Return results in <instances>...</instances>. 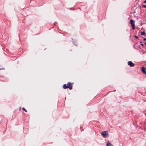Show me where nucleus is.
<instances>
[{
  "mask_svg": "<svg viewBox=\"0 0 146 146\" xmlns=\"http://www.w3.org/2000/svg\"><path fill=\"white\" fill-rule=\"evenodd\" d=\"M108 131H104L102 132V134L104 137L106 138L108 137Z\"/></svg>",
  "mask_w": 146,
  "mask_h": 146,
  "instance_id": "f257e3e1",
  "label": "nucleus"
},
{
  "mask_svg": "<svg viewBox=\"0 0 146 146\" xmlns=\"http://www.w3.org/2000/svg\"><path fill=\"white\" fill-rule=\"evenodd\" d=\"M130 23L132 27V29L134 30L135 29V25L133 22V20L132 19H131L130 21Z\"/></svg>",
  "mask_w": 146,
  "mask_h": 146,
  "instance_id": "f03ea898",
  "label": "nucleus"
},
{
  "mask_svg": "<svg viewBox=\"0 0 146 146\" xmlns=\"http://www.w3.org/2000/svg\"><path fill=\"white\" fill-rule=\"evenodd\" d=\"M67 86L68 88H69L70 90H71L72 88V84L70 82H68L67 83Z\"/></svg>",
  "mask_w": 146,
  "mask_h": 146,
  "instance_id": "7ed1b4c3",
  "label": "nucleus"
},
{
  "mask_svg": "<svg viewBox=\"0 0 146 146\" xmlns=\"http://www.w3.org/2000/svg\"><path fill=\"white\" fill-rule=\"evenodd\" d=\"M128 64L131 67H133L135 65L133 63L132 61H128L127 62Z\"/></svg>",
  "mask_w": 146,
  "mask_h": 146,
  "instance_id": "20e7f679",
  "label": "nucleus"
},
{
  "mask_svg": "<svg viewBox=\"0 0 146 146\" xmlns=\"http://www.w3.org/2000/svg\"><path fill=\"white\" fill-rule=\"evenodd\" d=\"M146 67H142L141 68V70L146 75Z\"/></svg>",
  "mask_w": 146,
  "mask_h": 146,
  "instance_id": "39448f33",
  "label": "nucleus"
},
{
  "mask_svg": "<svg viewBox=\"0 0 146 146\" xmlns=\"http://www.w3.org/2000/svg\"><path fill=\"white\" fill-rule=\"evenodd\" d=\"M106 146H113L112 144L110 143L109 141H108V143L106 144Z\"/></svg>",
  "mask_w": 146,
  "mask_h": 146,
  "instance_id": "423d86ee",
  "label": "nucleus"
},
{
  "mask_svg": "<svg viewBox=\"0 0 146 146\" xmlns=\"http://www.w3.org/2000/svg\"><path fill=\"white\" fill-rule=\"evenodd\" d=\"M63 88L64 89H66L68 88V86H67V85H66V84H64L63 85Z\"/></svg>",
  "mask_w": 146,
  "mask_h": 146,
  "instance_id": "0eeeda50",
  "label": "nucleus"
},
{
  "mask_svg": "<svg viewBox=\"0 0 146 146\" xmlns=\"http://www.w3.org/2000/svg\"><path fill=\"white\" fill-rule=\"evenodd\" d=\"M145 34V33L144 32H142L141 33V34L142 35H144Z\"/></svg>",
  "mask_w": 146,
  "mask_h": 146,
  "instance_id": "6e6552de",
  "label": "nucleus"
},
{
  "mask_svg": "<svg viewBox=\"0 0 146 146\" xmlns=\"http://www.w3.org/2000/svg\"><path fill=\"white\" fill-rule=\"evenodd\" d=\"M22 109L23 110L25 111H26V112H27V110H26L25 109V108H22Z\"/></svg>",
  "mask_w": 146,
  "mask_h": 146,
  "instance_id": "1a4fd4ad",
  "label": "nucleus"
},
{
  "mask_svg": "<svg viewBox=\"0 0 146 146\" xmlns=\"http://www.w3.org/2000/svg\"><path fill=\"white\" fill-rule=\"evenodd\" d=\"M142 7L144 8H146V5H143Z\"/></svg>",
  "mask_w": 146,
  "mask_h": 146,
  "instance_id": "9d476101",
  "label": "nucleus"
},
{
  "mask_svg": "<svg viewBox=\"0 0 146 146\" xmlns=\"http://www.w3.org/2000/svg\"><path fill=\"white\" fill-rule=\"evenodd\" d=\"M134 37L135 38L137 39H138V37L137 36H135V35L134 36Z\"/></svg>",
  "mask_w": 146,
  "mask_h": 146,
  "instance_id": "9b49d317",
  "label": "nucleus"
},
{
  "mask_svg": "<svg viewBox=\"0 0 146 146\" xmlns=\"http://www.w3.org/2000/svg\"><path fill=\"white\" fill-rule=\"evenodd\" d=\"M143 40L145 41L146 40V38H144L143 39Z\"/></svg>",
  "mask_w": 146,
  "mask_h": 146,
  "instance_id": "f8f14e48",
  "label": "nucleus"
},
{
  "mask_svg": "<svg viewBox=\"0 0 146 146\" xmlns=\"http://www.w3.org/2000/svg\"><path fill=\"white\" fill-rule=\"evenodd\" d=\"M141 45L142 46H144V44H141Z\"/></svg>",
  "mask_w": 146,
  "mask_h": 146,
  "instance_id": "ddd939ff",
  "label": "nucleus"
},
{
  "mask_svg": "<svg viewBox=\"0 0 146 146\" xmlns=\"http://www.w3.org/2000/svg\"><path fill=\"white\" fill-rule=\"evenodd\" d=\"M144 3H146V0H145V1H144Z\"/></svg>",
  "mask_w": 146,
  "mask_h": 146,
  "instance_id": "4468645a",
  "label": "nucleus"
},
{
  "mask_svg": "<svg viewBox=\"0 0 146 146\" xmlns=\"http://www.w3.org/2000/svg\"><path fill=\"white\" fill-rule=\"evenodd\" d=\"M56 23V22H55L54 23V25H55V23Z\"/></svg>",
  "mask_w": 146,
  "mask_h": 146,
  "instance_id": "2eb2a0df",
  "label": "nucleus"
},
{
  "mask_svg": "<svg viewBox=\"0 0 146 146\" xmlns=\"http://www.w3.org/2000/svg\"><path fill=\"white\" fill-rule=\"evenodd\" d=\"M144 44H146V42H145V43H144Z\"/></svg>",
  "mask_w": 146,
  "mask_h": 146,
  "instance_id": "dca6fc26",
  "label": "nucleus"
},
{
  "mask_svg": "<svg viewBox=\"0 0 146 146\" xmlns=\"http://www.w3.org/2000/svg\"><path fill=\"white\" fill-rule=\"evenodd\" d=\"M142 43V42H140V43Z\"/></svg>",
  "mask_w": 146,
  "mask_h": 146,
  "instance_id": "f3484780",
  "label": "nucleus"
}]
</instances>
